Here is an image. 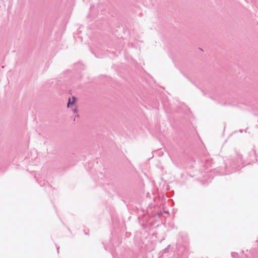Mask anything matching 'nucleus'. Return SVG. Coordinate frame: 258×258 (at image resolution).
Listing matches in <instances>:
<instances>
[{"label":"nucleus","instance_id":"f257e3e1","mask_svg":"<svg viewBox=\"0 0 258 258\" xmlns=\"http://www.w3.org/2000/svg\"><path fill=\"white\" fill-rule=\"evenodd\" d=\"M76 101V98L75 97H73L72 99L69 98L67 105L68 107H70L71 105L74 104Z\"/></svg>","mask_w":258,"mask_h":258},{"label":"nucleus","instance_id":"f03ea898","mask_svg":"<svg viewBox=\"0 0 258 258\" xmlns=\"http://www.w3.org/2000/svg\"><path fill=\"white\" fill-rule=\"evenodd\" d=\"M73 111L75 112H76L77 111V108H75Z\"/></svg>","mask_w":258,"mask_h":258}]
</instances>
